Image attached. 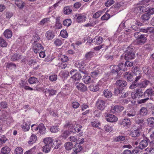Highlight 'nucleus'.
<instances>
[{
    "label": "nucleus",
    "instance_id": "3c124183",
    "mask_svg": "<svg viewBox=\"0 0 154 154\" xmlns=\"http://www.w3.org/2000/svg\"><path fill=\"white\" fill-rule=\"evenodd\" d=\"M139 84L138 82H136L133 81L131 83V84L129 86V88L131 89H134L138 87H139Z\"/></svg>",
    "mask_w": 154,
    "mask_h": 154
},
{
    "label": "nucleus",
    "instance_id": "09e8293b",
    "mask_svg": "<svg viewBox=\"0 0 154 154\" xmlns=\"http://www.w3.org/2000/svg\"><path fill=\"white\" fill-rule=\"evenodd\" d=\"M8 45L6 41L3 38L0 37V46L3 47H6Z\"/></svg>",
    "mask_w": 154,
    "mask_h": 154
},
{
    "label": "nucleus",
    "instance_id": "39448f33",
    "mask_svg": "<svg viewBox=\"0 0 154 154\" xmlns=\"http://www.w3.org/2000/svg\"><path fill=\"white\" fill-rule=\"evenodd\" d=\"M32 49L34 52L35 54L39 53L43 50L44 47L40 44L33 43L32 45Z\"/></svg>",
    "mask_w": 154,
    "mask_h": 154
},
{
    "label": "nucleus",
    "instance_id": "423d86ee",
    "mask_svg": "<svg viewBox=\"0 0 154 154\" xmlns=\"http://www.w3.org/2000/svg\"><path fill=\"white\" fill-rule=\"evenodd\" d=\"M96 104L97 109L101 110H104L106 106L105 101L101 98L98 99Z\"/></svg>",
    "mask_w": 154,
    "mask_h": 154
},
{
    "label": "nucleus",
    "instance_id": "ddd939ff",
    "mask_svg": "<svg viewBox=\"0 0 154 154\" xmlns=\"http://www.w3.org/2000/svg\"><path fill=\"white\" fill-rule=\"evenodd\" d=\"M119 124L123 127H129L131 125V122L129 119H125L123 120H121L119 122Z\"/></svg>",
    "mask_w": 154,
    "mask_h": 154
},
{
    "label": "nucleus",
    "instance_id": "a211bd4d",
    "mask_svg": "<svg viewBox=\"0 0 154 154\" xmlns=\"http://www.w3.org/2000/svg\"><path fill=\"white\" fill-rule=\"evenodd\" d=\"M140 32L148 33H154V29L152 27H147L146 29H140Z\"/></svg>",
    "mask_w": 154,
    "mask_h": 154
},
{
    "label": "nucleus",
    "instance_id": "13d9d810",
    "mask_svg": "<svg viewBox=\"0 0 154 154\" xmlns=\"http://www.w3.org/2000/svg\"><path fill=\"white\" fill-rule=\"evenodd\" d=\"M103 129L105 131L108 132L111 131L112 130V126L107 124L104 126Z\"/></svg>",
    "mask_w": 154,
    "mask_h": 154
},
{
    "label": "nucleus",
    "instance_id": "5fc2aeb1",
    "mask_svg": "<svg viewBox=\"0 0 154 154\" xmlns=\"http://www.w3.org/2000/svg\"><path fill=\"white\" fill-rule=\"evenodd\" d=\"M103 11L100 10L94 13L92 16V18L97 19L99 17L102 13Z\"/></svg>",
    "mask_w": 154,
    "mask_h": 154
},
{
    "label": "nucleus",
    "instance_id": "6e6552de",
    "mask_svg": "<svg viewBox=\"0 0 154 154\" xmlns=\"http://www.w3.org/2000/svg\"><path fill=\"white\" fill-rule=\"evenodd\" d=\"M143 96V92L141 88L137 89L136 90L135 92H132L131 94V96L133 99H136V98H140L142 97Z\"/></svg>",
    "mask_w": 154,
    "mask_h": 154
},
{
    "label": "nucleus",
    "instance_id": "4be33fe9",
    "mask_svg": "<svg viewBox=\"0 0 154 154\" xmlns=\"http://www.w3.org/2000/svg\"><path fill=\"white\" fill-rule=\"evenodd\" d=\"M116 85L121 88L125 87L127 85V82L123 80H119L117 81Z\"/></svg>",
    "mask_w": 154,
    "mask_h": 154
},
{
    "label": "nucleus",
    "instance_id": "0eeeda50",
    "mask_svg": "<svg viewBox=\"0 0 154 154\" xmlns=\"http://www.w3.org/2000/svg\"><path fill=\"white\" fill-rule=\"evenodd\" d=\"M132 72L134 75L136 76L134 81L136 82H138L142 76L141 72L138 70V68L137 67L134 68V69L132 70Z\"/></svg>",
    "mask_w": 154,
    "mask_h": 154
},
{
    "label": "nucleus",
    "instance_id": "c9c22d12",
    "mask_svg": "<svg viewBox=\"0 0 154 154\" xmlns=\"http://www.w3.org/2000/svg\"><path fill=\"white\" fill-rule=\"evenodd\" d=\"M29 83L30 84H35L36 82H38V79L34 77H30L28 80Z\"/></svg>",
    "mask_w": 154,
    "mask_h": 154
},
{
    "label": "nucleus",
    "instance_id": "473e14b6",
    "mask_svg": "<svg viewBox=\"0 0 154 154\" xmlns=\"http://www.w3.org/2000/svg\"><path fill=\"white\" fill-rule=\"evenodd\" d=\"M53 147L54 146L45 145L42 147V150L45 153H47L49 152L51 148Z\"/></svg>",
    "mask_w": 154,
    "mask_h": 154
},
{
    "label": "nucleus",
    "instance_id": "49530a36",
    "mask_svg": "<svg viewBox=\"0 0 154 154\" xmlns=\"http://www.w3.org/2000/svg\"><path fill=\"white\" fill-rule=\"evenodd\" d=\"M94 52L90 51L87 53L85 55V58L87 60H90L94 56Z\"/></svg>",
    "mask_w": 154,
    "mask_h": 154
},
{
    "label": "nucleus",
    "instance_id": "de8ad7c7",
    "mask_svg": "<svg viewBox=\"0 0 154 154\" xmlns=\"http://www.w3.org/2000/svg\"><path fill=\"white\" fill-rule=\"evenodd\" d=\"M53 143L54 144V148L56 149H58L61 144L60 141L57 138L55 139V141Z\"/></svg>",
    "mask_w": 154,
    "mask_h": 154
},
{
    "label": "nucleus",
    "instance_id": "5701e85b",
    "mask_svg": "<svg viewBox=\"0 0 154 154\" xmlns=\"http://www.w3.org/2000/svg\"><path fill=\"white\" fill-rule=\"evenodd\" d=\"M37 139V136L35 134H32L28 141V143L29 144H33L36 142Z\"/></svg>",
    "mask_w": 154,
    "mask_h": 154
},
{
    "label": "nucleus",
    "instance_id": "4d7b16f0",
    "mask_svg": "<svg viewBox=\"0 0 154 154\" xmlns=\"http://www.w3.org/2000/svg\"><path fill=\"white\" fill-rule=\"evenodd\" d=\"M110 17V15L108 14L105 13L101 18V19L102 20H107Z\"/></svg>",
    "mask_w": 154,
    "mask_h": 154
},
{
    "label": "nucleus",
    "instance_id": "f03ea898",
    "mask_svg": "<svg viewBox=\"0 0 154 154\" xmlns=\"http://www.w3.org/2000/svg\"><path fill=\"white\" fill-rule=\"evenodd\" d=\"M134 48V47L131 45H130L127 48V52L125 55L124 57L125 60L132 59L135 57V54L133 52Z\"/></svg>",
    "mask_w": 154,
    "mask_h": 154
},
{
    "label": "nucleus",
    "instance_id": "cd10ccee",
    "mask_svg": "<svg viewBox=\"0 0 154 154\" xmlns=\"http://www.w3.org/2000/svg\"><path fill=\"white\" fill-rule=\"evenodd\" d=\"M130 135L132 137H136L140 135V132L138 129L132 131L130 133Z\"/></svg>",
    "mask_w": 154,
    "mask_h": 154
},
{
    "label": "nucleus",
    "instance_id": "79ce46f5",
    "mask_svg": "<svg viewBox=\"0 0 154 154\" xmlns=\"http://www.w3.org/2000/svg\"><path fill=\"white\" fill-rule=\"evenodd\" d=\"M148 124L151 127L154 126V118L151 117L147 119Z\"/></svg>",
    "mask_w": 154,
    "mask_h": 154
},
{
    "label": "nucleus",
    "instance_id": "2eb2a0df",
    "mask_svg": "<svg viewBox=\"0 0 154 154\" xmlns=\"http://www.w3.org/2000/svg\"><path fill=\"white\" fill-rule=\"evenodd\" d=\"M125 78L126 79L127 81L128 82H131L133 79V74L129 72H126L124 74Z\"/></svg>",
    "mask_w": 154,
    "mask_h": 154
},
{
    "label": "nucleus",
    "instance_id": "7c9ffc66",
    "mask_svg": "<svg viewBox=\"0 0 154 154\" xmlns=\"http://www.w3.org/2000/svg\"><path fill=\"white\" fill-rule=\"evenodd\" d=\"M56 91L55 90L46 88L45 92L46 94L48 93L49 96H53L55 95L56 93Z\"/></svg>",
    "mask_w": 154,
    "mask_h": 154
},
{
    "label": "nucleus",
    "instance_id": "a18cd8bd",
    "mask_svg": "<svg viewBox=\"0 0 154 154\" xmlns=\"http://www.w3.org/2000/svg\"><path fill=\"white\" fill-rule=\"evenodd\" d=\"M72 12V9L70 7L66 6L64 8L63 13L65 14H69Z\"/></svg>",
    "mask_w": 154,
    "mask_h": 154
},
{
    "label": "nucleus",
    "instance_id": "c756f323",
    "mask_svg": "<svg viewBox=\"0 0 154 154\" xmlns=\"http://www.w3.org/2000/svg\"><path fill=\"white\" fill-rule=\"evenodd\" d=\"M103 39L101 36H96L94 38V40L97 45H99L101 44L103 42Z\"/></svg>",
    "mask_w": 154,
    "mask_h": 154
},
{
    "label": "nucleus",
    "instance_id": "dca6fc26",
    "mask_svg": "<svg viewBox=\"0 0 154 154\" xmlns=\"http://www.w3.org/2000/svg\"><path fill=\"white\" fill-rule=\"evenodd\" d=\"M43 142L45 145L50 146H54L53 143V140L52 138L51 137H46L44 139Z\"/></svg>",
    "mask_w": 154,
    "mask_h": 154
},
{
    "label": "nucleus",
    "instance_id": "1a4fd4ad",
    "mask_svg": "<svg viewBox=\"0 0 154 154\" xmlns=\"http://www.w3.org/2000/svg\"><path fill=\"white\" fill-rule=\"evenodd\" d=\"M124 109L123 106L119 105H116L111 107L110 111L112 113H116L121 112Z\"/></svg>",
    "mask_w": 154,
    "mask_h": 154
},
{
    "label": "nucleus",
    "instance_id": "680f3d73",
    "mask_svg": "<svg viewBox=\"0 0 154 154\" xmlns=\"http://www.w3.org/2000/svg\"><path fill=\"white\" fill-rule=\"evenodd\" d=\"M50 131L53 133L57 132L59 131V127L58 126H53L50 129Z\"/></svg>",
    "mask_w": 154,
    "mask_h": 154
},
{
    "label": "nucleus",
    "instance_id": "412c9836",
    "mask_svg": "<svg viewBox=\"0 0 154 154\" xmlns=\"http://www.w3.org/2000/svg\"><path fill=\"white\" fill-rule=\"evenodd\" d=\"M39 132L42 134H44L46 132V128L42 123L38 125Z\"/></svg>",
    "mask_w": 154,
    "mask_h": 154
},
{
    "label": "nucleus",
    "instance_id": "69168bd1",
    "mask_svg": "<svg viewBox=\"0 0 154 154\" xmlns=\"http://www.w3.org/2000/svg\"><path fill=\"white\" fill-rule=\"evenodd\" d=\"M61 35L63 38H66L68 36L67 31L65 30H62L60 32Z\"/></svg>",
    "mask_w": 154,
    "mask_h": 154
},
{
    "label": "nucleus",
    "instance_id": "37998d69",
    "mask_svg": "<svg viewBox=\"0 0 154 154\" xmlns=\"http://www.w3.org/2000/svg\"><path fill=\"white\" fill-rule=\"evenodd\" d=\"M23 149L20 147L16 148L14 151V154H23Z\"/></svg>",
    "mask_w": 154,
    "mask_h": 154
},
{
    "label": "nucleus",
    "instance_id": "58836bf2",
    "mask_svg": "<svg viewBox=\"0 0 154 154\" xmlns=\"http://www.w3.org/2000/svg\"><path fill=\"white\" fill-rule=\"evenodd\" d=\"M103 95L104 97L107 98L111 97L112 96V94L111 91L108 90H105L103 91Z\"/></svg>",
    "mask_w": 154,
    "mask_h": 154
},
{
    "label": "nucleus",
    "instance_id": "6ab92c4d",
    "mask_svg": "<svg viewBox=\"0 0 154 154\" xmlns=\"http://www.w3.org/2000/svg\"><path fill=\"white\" fill-rule=\"evenodd\" d=\"M150 83L149 81L145 80L140 83H139V87L140 88H145Z\"/></svg>",
    "mask_w": 154,
    "mask_h": 154
},
{
    "label": "nucleus",
    "instance_id": "a878e982",
    "mask_svg": "<svg viewBox=\"0 0 154 154\" xmlns=\"http://www.w3.org/2000/svg\"><path fill=\"white\" fill-rule=\"evenodd\" d=\"M144 95L147 94L148 96L151 97L154 95V91L151 88L147 89L144 92Z\"/></svg>",
    "mask_w": 154,
    "mask_h": 154
},
{
    "label": "nucleus",
    "instance_id": "aec40b11",
    "mask_svg": "<svg viewBox=\"0 0 154 154\" xmlns=\"http://www.w3.org/2000/svg\"><path fill=\"white\" fill-rule=\"evenodd\" d=\"M148 144L147 140H143L141 141L140 143L139 147L140 148V150L142 149H144L146 147Z\"/></svg>",
    "mask_w": 154,
    "mask_h": 154
},
{
    "label": "nucleus",
    "instance_id": "4c0bfd02",
    "mask_svg": "<svg viewBox=\"0 0 154 154\" xmlns=\"http://www.w3.org/2000/svg\"><path fill=\"white\" fill-rule=\"evenodd\" d=\"M65 147L66 150H70L73 148V143L71 142H67L65 144Z\"/></svg>",
    "mask_w": 154,
    "mask_h": 154
},
{
    "label": "nucleus",
    "instance_id": "f704fd0d",
    "mask_svg": "<svg viewBox=\"0 0 154 154\" xmlns=\"http://www.w3.org/2000/svg\"><path fill=\"white\" fill-rule=\"evenodd\" d=\"M76 144L75 145L74 152H80L82 149V146L79 144L76 143Z\"/></svg>",
    "mask_w": 154,
    "mask_h": 154
},
{
    "label": "nucleus",
    "instance_id": "f3484780",
    "mask_svg": "<svg viewBox=\"0 0 154 154\" xmlns=\"http://www.w3.org/2000/svg\"><path fill=\"white\" fill-rule=\"evenodd\" d=\"M45 36L48 40H51L54 38L55 34L53 31L49 30L46 32Z\"/></svg>",
    "mask_w": 154,
    "mask_h": 154
},
{
    "label": "nucleus",
    "instance_id": "f257e3e1",
    "mask_svg": "<svg viewBox=\"0 0 154 154\" xmlns=\"http://www.w3.org/2000/svg\"><path fill=\"white\" fill-rule=\"evenodd\" d=\"M134 36L137 39L136 42L138 45H142L145 43L147 40L146 35L141 34L140 32H136L134 34Z\"/></svg>",
    "mask_w": 154,
    "mask_h": 154
},
{
    "label": "nucleus",
    "instance_id": "774afa93",
    "mask_svg": "<svg viewBox=\"0 0 154 154\" xmlns=\"http://www.w3.org/2000/svg\"><path fill=\"white\" fill-rule=\"evenodd\" d=\"M49 80L51 81H54L57 79V76L56 75H51L49 77Z\"/></svg>",
    "mask_w": 154,
    "mask_h": 154
},
{
    "label": "nucleus",
    "instance_id": "e433bc0d",
    "mask_svg": "<svg viewBox=\"0 0 154 154\" xmlns=\"http://www.w3.org/2000/svg\"><path fill=\"white\" fill-rule=\"evenodd\" d=\"M15 4L20 9H22L24 6V3L21 0H17L16 1Z\"/></svg>",
    "mask_w": 154,
    "mask_h": 154
},
{
    "label": "nucleus",
    "instance_id": "7ed1b4c3",
    "mask_svg": "<svg viewBox=\"0 0 154 154\" xmlns=\"http://www.w3.org/2000/svg\"><path fill=\"white\" fill-rule=\"evenodd\" d=\"M76 122L75 121L73 122L72 123H67L65 125L66 128H68L70 130V132L72 133H75L76 132H79L81 130L79 128L76 129L78 128H76L75 125Z\"/></svg>",
    "mask_w": 154,
    "mask_h": 154
},
{
    "label": "nucleus",
    "instance_id": "ea45409f",
    "mask_svg": "<svg viewBox=\"0 0 154 154\" xmlns=\"http://www.w3.org/2000/svg\"><path fill=\"white\" fill-rule=\"evenodd\" d=\"M21 58V56L20 54H15L11 56V59L12 61H14L20 60Z\"/></svg>",
    "mask_w": 154,
    "mask_h": 154
},
{
    "label": "nucleus",
    "instance_id": "0e129e2a",
    "mask_svg": "<svg viewBox=\"0 0 154 154\" xmlns=\"http://www.w3.org/2000/svg\"><path fill=\"white\" fill-rule=\"evenodd\" d=\"M125 140L124 136H119L115 138L114 140L116 142H119L123 141Z\"/></svg>",
    "mask_w": 154,
    "mask_h": 154
},
{
    "label": "nucleus",
    "instance_id": "6e6d98bb",
    "mask_svg": "<svg viewBox=\"0 0 154 154\" xmlns=\"http://www.w3.org/2000/svg\"><path fill=\"white\" fill-rule=\"evenodd\" d=\"M150 18V15L148 13L144 14L141 16V18L144 21L149 20Z\"/></svg>",
    "mask_w": 154,
    "mask_h": 154
},
{
    "label": "nucleus",
    "instance_id": "864d4df0",
    "mask_svg": "<svg viewBox=\"0 0 154 154\" xmlns=\"http://www.w3.org/2000/svg\"><path fill=\"white\" fill-rule=\"evenodd\" d=\"M72 21L70 19H68L64 20L63 22L64 25L66 26H69L71 24Z\"/></svg>",
    "mask_w": 154,
    "mask_h": 154
},
{
    "label": "nucleus",
    "instance_id": "c85d7f7f",
    "mask_svg": "<svg viewBox=\"0 0 154 154\" xmlns=\"http://www.w3.org/2000/svg\"><path fill=\"white\" fill-rule=\"evenodd\" d=\"M110 68L111 69V72L112 73H117L120 71V69L117 66H111Z\"/></svg>",
    "mask_w": 154,
    "mask_h": 154
},
{
    "label": "nucleus",
    "instance_id": "a19ab883",
    "mask_svg": "<svg viewBox=\"0 0 154 154\" xmlns=\"http://www.w3.org/2000/svg\"><path fill=\"white\" fill-rule=\"evenodd\" d=\"M10 148L7 146L3 147L1 149V153L3 154H7L10 152Z\"/></svg>",
    "mask_w": 154,
    "mask_h": 154
},
{
    "label": "nucleus",
    "instance_id": "9d476101",
    "mask_svg": "<svg viewBox=\"0 0 154 154\" xmlns=\"http://www.w3.org/2000/svg\"><path fill=\"white\" fill-rule=\"evenodd\" d=\"M19 87L20 88H24L26 90H33V89L27 86L28 83L27 82L25 81L21 80L19 83Z\"/></svg>",
    "mask_w": 154,
    "mask_h": 154
},
{
    "label": "nucleus",
    "instance_id": "9b49d317",
    "mask_svg": "<svg viewBox=\"0 0 154 154\" xmlns=\"http://www.w3.org/2000/svg\"><path fill=\"white\" fill-rule=\"evenodd\" d=\"M105 117L106 120L109 122H115L118 120V118L116 116L111 114H107Z\"/></svg>",
    "mask_w": 154,
    "mask_h": 154
},
{
    "label": "nucleus",
    "instance_id": "72a5a7b5",
    "mask_svg": "<svg viewBox=\"0 0 154 154\" xmlns=\"http://www.w3.org/2000/svg\"><path fill=\"white\" fill-rule=\"evenodd\" d=\"M53 147L54 146L45 145L42 147V150L45 153H47L49 152L51 148Z\"/></svg>",
    "mask_w": 154,
    "mask_h": 154
},
{
    "label": "nucleus",
    "instance_id": "20e7f679",
    "mask_svg": "<svg viewBox=\"0 0 154 154\" xmlns=\"http://www.w3.org/2000/svg\"><path fill=\"white\" fill-rule=\"evenodd\" d=\"M86 17L84 14H77L73 16V18L77 23H81L85 21Z\"/></svg>",
    "mask_w": 154,
    "mask_h": 154
},
{
    "label": "nucleus",
    "instance_id": "2f4dec72",
    "mask_svg": "<svg viewBox=\"0 0 154 154\" xmlns=\"http://www.w3.org/2000/svg\"><path fill=\"white\" fill-rule=\"evenodd\" d=\"M82 77L81 74L79 72H76L73 75L71 78L74 80L78 81Z\"/></svg>",
    "mask_w": 154,
    "mask_h": 154
},
{
    "label": "nucleus",
    "instance_id": "4468645a",
    "mask_svg": "<svg viewBox=\"0 0 154 154\" xmlns=\"http://www.w3.org/2000/svg\"><path fill=\"white\" fill-rule=\"evenodd\" d=\"M30 125L31 121L29 120L24 122L22 125V128L23 130L25 132L28 131L30 129Z\"/></svg>",
    "mask_w": 154,
    "mask_h": 154
},
{
    "label": "nucleus",
    "instance_id": "8fccbe9b",
    "mask_svg": "<svg viewBox=\"0 0 154 154\" xmlns=\"http://www.w3.org/2000/svg\"><path fill=\"white\" fill-rule=\"evenodd\" d=\"M59 59L63 62H67L69 60L68 57L67 56L63 55H61L59 58Z\"/></svg>",
    "mask_w": 154,
    "mask_h": 154
},
{
    "label": "nucleus",
    "instance_id": "338daca9",
    "mask_svg": "<svg viewBox=\"0 0 154 154\" xmlns=\"http://www.w3.org/2000/svg\"><path fill=\"white\" fill-rule=\"evenodd\" d=\"M100 73V71L98 70L91 72V75L93 78H95L97 77L98 75Z\"/></svg>",
    "mask_w": 154,
    "mask_h": 154
},
{
    "label": "nucleus",
    "instance_id": "b1692460",
    "mask_svg": "<svg viewBox=\"0 0 154 154\" xmlns=\"http://www.w3.org/2000/svg\"><path fill=\"white\" fill-rule=\"evenodd\" d=\"M4 36L7 38H10L12 36V32L9 29H6L3 33Z\"/></svg>",
    "mask_w": 154,
    "mask_h": 154
},
{
    "label": "nucleus",
    "instance_id": "c03bdc74",
    "mask_svg": "<svg viewBox=\"0 0 154 154\" xmlns=\"http://www.w3.org/2000/svg\"><path fill=\"white\" fill-rule=\"evenodd\" d=\"M148 112L147 109L145 107H142L140 110V113L142 116L146 115Z\"/></svg>",
    "mask_w": 154,
    "mask_h": 154
},
{
    "label": "nucleus",
    "instance_id": "603ef678",
    "mask_svg": "<svg viewBox=\"0 0 154 154\" xmlns=\"http://www.w3.org/2000/svg\"><path fill=\"white\" fill-rule=\"evenodd\" d=\"M70 131H64L62 133L61 136L63 138L66 139L70 134Z\"/></svg>",
    "mask_w": 154,
    "mask_h": 154
},
{
    "label": "nucleus",
    "instance_id": "052dcab7",
    "mask_svg": "<svg viewBox=\"0 0 154 154\" xmlns=\"http://www.w3.org/2000/svg\"><path fill=\"white\" fill-rule=\"evenodd\" d=\"M63 42L62 40L59 39H56L54 42V44L56 46H60L61 45Z\"/></svg>",
    "mask_w": 154,
    "mask_h": 154
},
{
    "label": "nucleus",
    "instance_id": "f8f14e48",
    "mask_svg": "<svg viewBox=\"0 0 154 154\" xmlns=\"http://www.w3.org/2000/svg\"><path fill=\"white\" fill-rule=\"evenodd\" d=\"M76 88L78 90L82 92H84L86 91L87 90V88L85 84L82 83H76L75 84Z\"/></svg>",
    "mask_w": 154,
    "mask_h": 154
},
{
    "label": "nucleus",
    "instance_id": "e2e57ef3",
    "mask_svg": "<svg viewBox=\"0 0 154 154\" xmlns=\"http://www.w3.org/2000/svg\"><path fill=\"white\" fill-rule=\"evenodd\" d=\"M115 3V1L113 0H107L104 4L105 5L106 7H109L113 4Z\"/></svg>",
    "mask_w": 154,
    "mask_h": 154
},
{
    "label": "nucleus",
    "instance_id": "bb28decb",
    "mask_svg": "<svg viewBox=\"0 0 154 154\" xmlns=\"http://www.w3.org/2000/svg\"><path fill=\"white\" fill-rule=\"evenodd\" d=\"M82 81L85 84H89L91 82L92 80L90 76L86 75L83 76Z\"/></svg>",
    "mask_w": 154,
    "mask_h": 154
},
{
    "label": "nucleus",
    "instance_id": "393cba45",
    "mask_svg": "<svg viewBox=\"0 0 154 154\" xmlns=\"http://www.w3.org/2000/svg\"><path fill=\"white\" fill-rule=\"evenodd\" d=\"M89 89L91 91L96 92L99 89V88L97 84H92L89 87Z\"/></svg>",
    "mask_w": 154,
    "mask_h": 154
},
{
    "label": "nucleus",
    "instance_id": "bf43d9fd",
    "mask_svg": "<svg viewBox=\"0 0 154 154\" xmlns=\"http://www.w3.org/2000/svg\"><path fill=\"white\" fill-rule=\"evenodd\" d=\"M105 48V50H106V49H107L108 47L107 46H105L104 44H103L96 47H95L94 48V49L95 51H98L100 50L102 48Z\"/></svg>",
    "mask_w": 154,
    "mask_h": 154
}]
</instances>
